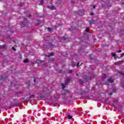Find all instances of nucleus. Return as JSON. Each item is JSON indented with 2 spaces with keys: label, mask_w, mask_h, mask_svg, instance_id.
Returning a JSON list of instances; mask_svg holds the SVG:
<instances>
[{
  "label": "nucleus",
  "mask_w": 124,
  "mask_h": 124,
  "mask_svg": "<svg viewBox=\"0 0 124 124\" xmlns=\"http://www.w3.org/2000/svg\"><path fill=\"white\" fill-rule=\"evenodd\" d=\"M29 22H28V20H27V18H24L23 19V22L22 23L21 25V28H24L26 27V28H28L29 27Z\"/></svg>",
  "instance_id": "obj_1"
},
{
  "label": "nucleus",
  "mask_w": 124,
  "mask_h": 124,
  "mask_svg": "<svg viewBox=\"0 0 124 124\" xmlns=\"http://www.w3.org/2000/svg\"><path fill=\"white\" fill-rule=\"evenodd\" d=\"M118 101L117 100H114L113 101H110V104L111 105H112V106H116V105L118 104Z\"/></svg>",
  "instance_id": "obj_2"
},
{
  "label": "nucleus",
  "mask_w": 124,
  "mask_h": 124,
  "mask_svg": "<svg viewBox=\"0 0 124 124\" xmlns=\"http://www.w3.org/2000/svg\"><path fill=\"white\" fill-rule=\"evenodd\" d=\"M47 8L51 10H56V7L53 5H48L47 6Z\"/></svg>",
  "instance_id": "obj_3"
},
{
  "label": "nucleus",
  "mask_w": 124,
  "mask_h": 124,
  "mask_svg": "<svg viewBox=\"0 0 124 124\" xmlns=\"http://www.w3.org/2000/svg\"><path fill=\"white\" fill-rule=\"evenodd\" d=\"M54 56V53L51 52L49 53L48 55H46V57H47V58H49V57H53Z\"/></svg>",
  "instance_id": "obj_4"
},
{
  "label": "nucleus",
  "mask_w": 124,
  "mask_h": 124,
  "mask_svg": "<svg viewBox=\"0 0 124 124\" xmlns=\"http://www.w3.org/2000/svg\"><path fill=\"white\" fill-rule=\"evenodd\" d=\"M70 81V79L66 78L65 81V84L67 85V83H69Z\"/></svg>",
  "instance_id": "obj_5"
},
{
  "label": "nucleus",
  "mask_w": 124,
  "mask_h": 124,
  "mask_svg": "<svg viewBox=\"0 0 124 124\" xmlns=\"http://www.w3.org/2000/svg\"><path fill=\"white\" fill-rule=\"evenodd\" d=\"M114 80H113V79H112V78H109V79H108V83H113Z\"/></svg>",
  "instance_id": "obj_6"
},
{
  "label": "nucleus",
  "mask_w": 124,
  "mask_h": 124,
  "mask_svg": "<svg viewBox=\"0 0 124 124\" xmlns=\"http://www.w3.org/2000/svg\"><path fill=\"white\" fill-rule=\"evenodd\" d=\"M122 62H123V61H119L115 62V64H117V65L122 64Z\"/></svg>",
  "instance_id": "obj_7"
},
{
  "label": "nucleus",
  "mask_w": 124,
  "mask_h": 124,
  "mask_svg": "<svg viewBox=\"0 0 124 124\" xmlns=\"http://www.w3.org/2000/svg\"><path fill=\"white\" fill-rule=\"evenodd\" d=\"M105 78H106V75L104 74V75H103V76H102V79H103V81H105V80H104V79H105Z\"/></svg>",
  "instance_id": "obj_8"
},
{
  "label": "nucleus",
  "mask_w": 124,
  "mask_h": 124,
  "mask_svg": "<svg viewBox=\"0 0 124 124\" xmlns=\"http://www.w3.org/2000/svg\"><path fill=\"white\" fill-rule=\"evenodd\" d=\"M49 46L50 47H53V46H54V45H52V44H49L48 45H47L46 46V47H49Z\"/></svg>",
  "instance_id": "obj_9"
},
{
  "label": "nucleus",
  "mask_w": 124,
  "mask_h": 124,
  "mask_svg": "<svg viewBox=\"0 0 124 124\" xmlns=\"http://www.w3.org/2000/svg\"><path fill=\"white\" fill-rule=\"evenodd\" d=\"M89 22L90 25H92V24H94V21L93 20L89 21Z\"/></svg>",
  "instance_id": "obj_10"
},
{
  "label": "nucleus",
  "mask_w": 124,
  "mask_h": 124,
  "mask_svg": "<svg viewBox=\"0 0 124 124\" xmlns=\"http://www.w3.org/2000/svg\"><path fill=\"white\" fill-rule=\"evenodd\" d=\"M62 39H63V40H67L68 39V38L65 37H62Z\"/></svg>",
  "instance_id": "obj_11"
},
{
  "label": "nucleus",
  "mask_w": 124,
  "mask_h": 124,
  "mask_svg": "<svg viewBox=\"0 0 124 124\" xmlns=\"http://www.w3.org/2000/svg\"><path fill=\"white\" fill-rule=\"evenodd\" d=\"M24 62H25V63H28V62H29V60H28V59L25 60L24 61Z\"/></svg>",
  "instance_id": "obj_12"
},
{
  "label": "nucleus",
  "mask_w": 124,
  "mask_h": 124,
  "mask_svg": "<svg viewBox=\"0 0 124 124\" xmlns=\"http://www.w3.org/2000/svg\"><path fill=\"white\" fill-rule=\"evenodd\" d=\"M62 89L65 88V86H64V84H63V83H62Z\"/></svg>",
  "instance_id": "obj_13"
},
{
  "label": "nucleus",
  "mask_w": 124,
  "mask_h": 124,
  "mask_svg": "<svg viewBox=\"0 0 124 124\" xmlns=\"http://www.w3.org/2000/svg\"><path fill=\"white\" fill-rule=\"evenodd\" d=\"M72 118V116L68 115V120H71Z\"/></svg>",
  "instance_id": "obj_14"
},
{
  "label": "nucleus",
  "mask_w": 124,
  "mask_h": 124,
  "mask_svg": "<svg viewBox=\"0 0 124 124\" xmlns=\"http://www.w3.org/2000/svg\"><path fill=\"white\" fill-rule=\"evenodd\" d=\"M41 5H42L43 3H44V0H41L40 1Z\"/></svg>",
  "instance_id": "obj_15"
},
{
  "label": "nucleus",
  "mask_w": 124,
  "mask_h": 124,
  "mask_svg": "<svg viewBox=\"0 0 124 124\" xmlns=\"http://www.w3.org/2000/svg\"><path fill=\"white\" fill-rule=\"evenodd\" d=\"M47 30H48V31H49V32L52 31V28H47Z\"/></svg>",
  "instance_id": "obj_16"
},
{
  "label": "nucleus",
  "mask_w": 124,
  "mask_h": 124,
  "mask_svg": "<svg viewBox=\"0 0 124 124\" xmlns=\"http://www.w3.org/2000/svg\"><path fill=\"white\" fill-rule=\"evenodd\" d=\"M65 94H66V93H70V92L69 90H65Z\"/></svg>",
  "instance_id": "obj_17"
},
{
  "label": "nucleus",
  "mask_w": 124,
  "mask_h": 124,
  "mask_svg": "<svg viewBox=\"0 0 124 124\" xmlns=\"http://www.w3.org/2000/svg\"><path fill=\"white\" fill-rule=\"evenodd\" d=\"M117 110H118V112H120V113L123 111V109H118Z\"/></svg>",
  "instance_id": "obj_18"
},
{
  "label": "nucleus",
  "mask_w": 124,
  "mask_h": 124,
  "mask_svg": "<svg viewBox=\"0 0 124 124\" xmlns=\"http://www.w3.org/2000/svg\"><path fill=\"white\" fill-rule=\"evenodd\" d=\"M111 55L112 56V57H115L116 56V53H111Z\"/></svg>",
  "instance_id": "obj_19"
},
{
  "label": "nucleus",
  "mask_w": 124,
  "mask_h": 124,
  "mask_svg": "<svg viewBox=\"0 0 124 124\" xmlns=\"http://www.w3.org/2000/svg\"><path fill=\"white\" fill-rule=\"evenodd\" d=\"M31 98H34V95H31L30 96Z\"/></svg>",
  "instance_id": "obj_20"
},
{
  "label": "nucleus",
  "mask_w": 124,
  "mask_h": 124,
  "mask_svg": "<svg viewBox=\"0 0 124 124\" xmlns=\"http://www.w3.org/2000/svg\"><path fill=\"white\" fill-rule=\"evenodd\" d=\"M68 73H72V70H69L68 71Z\"/></svg>",
  "instance_id": "obj_21"
},
{
  "label": "nucleus",
  "mask_w": 124,
  "mask_h": 124,
  "mask_svg": "<svg viewBox=\"0 0 124 124\" xmlns=\"http://www.w3.org/2000/svg\"><path fill=\"white\" fill-rule=\"evenodd\" d=\"M85 31H86V32H89V28H87V29L85 30Z\"/></svg>",
  "instance_id": "obj_22"
},
{
  "label": "nucleus",
  "mask_w": 124,
  "mask_h": 124,
  "mask_svg": "<svg viewBox=\"0 0 124 124\" xmlns=\"http://www.w3.org/2000/svg\"><path fill=\"white\" fill-rule=\"evenodd\" d=\"M1 48H3V49H4V48H5V45H3L2 46H1Z\"/></svg>",
  "instance_id": "obj_23"
},
{
  "label": "nucleus",
  "mask_w": 124,
  "mask_h": 124,
  "mask_svg": "<svg viewBox=\"0 0 124 124\" xmlns=\"http://www.w3.org/2000/svg\"><path fill=\"white\" fill-rule=\"evenodd\" d=\"M80 64V63L79 62H78L77 63V67H78V66H79V65Z\"/></svg>",
  "instance_id": "obj_24"
},
{
  "label": "nucleus",
  "mask_w": 124,
  "mask_h": 124,
  "mask_svg": "<svg viewBox=\"0 0 124 124\" xmlns=\"http://www.w3.org/2000/svg\"><path fill=\"white\" fill-rule=\"evenodd\" d=\"M71 3H72V4H74L75 3L74 1H71Z\"/></svg>",
  "instance_id": "obj_25"
},
{
  "label": "nucleus",
  "mask_w": 124,
  "mask_h": 124,
  "mask_svg": "<svg viewBox=\"0 0 124 124\" xmlns=\"http://www.w3.org/2000/svg\"><path fill=\"white\" fill-rule=\"evenodd\" d=\"M12 49L14 50V51H15V47H14V46L12 47Z\"/></svg>",
  "instance_id": "obj_26"
},
{
  "label": "nucleus",
  "mask_w": 124,
  "mask_h": 124,
  "mask_svg": "<svg viewBox=\"0 0 124 124\" xmlns=\"http://www.w3.org/2000/svg\"><path fill=\"white\" fill-rule=\"evenodd\" d=\"M122 50H118V53H121Z\"/></svg>",
  "instance_id": "obj_27"
},
{
  "label": "nucleus",
  "mask_w": 124,
  "mask_h": 124,
  "mask_svg": "<svg viewBox=\"0 0 124 124\" xmlns=\"http://www.w3.org/2000/svg\"><path fill=\"white\" fill-rule=\"evenodd\" d=\"M107 101H108V99H105V102H106Z\"/></svg>",
  "instance_id": "obj_28"
},
{
  "label": "nucleus",
  "mask_w": 124,
  "mask_h": 124,
  "mask_svg": "<svg viewBox=\"0 0 124 124\" xmlns=\"http://www.w3.org/2000/svg\"><path fill=\"white\" fill-rule=\"evenodd\" d=\"M90 15H91V16H93V13H91L90 14Z\"/></svg>",
  "instance_id": "obj_29"
},
{
  "label": "nucleus",
  "mask_w": 124,
  "mask_h": 124,
  "mask_svg": "<svg viewBox=\"0 0 124 124\" xmlns=\"http://www.w3.org/2000/svg\"><path fill=\"white\" fill-rule=\"evenodd\" d=\"M124 53H122L121 55V57H124Z\"/></svg>",
  "instance_id": "obj_30"
},
{
  "label": "nucleus",
  "mask_w": 124,
  "mask_h": 124,
  "mask_svg": "<svg viewBox=\"0 0 124 124\" xmlns=\"http://www.w3.org/2000/svg\"><path fill=\"white\" fill-rule=\"evenodd\" d=\"M58 1H59V3H61V2H62V0H58Z\"/></svg>",
  "instance_id": "obj_31"
},
{
  "label": "nucleus",
  "mask_w": 124,
  "mask_h": 124,
  "mask_svg": "<svg viewBox=\"0 0 124 124\" xmlns=\"http://www.w3.org/2000/svg\"><path fill=\"white\" fill-rule=\"evenodd\" d=\"M28 16L29 17V18H31V15H28Z\"/></svg>",
  "instance_id": "obj_32"
},
{
  "label": "nucleus",
  "mask_w": 124,
  "mask_h": 124,
  "mask_svg": "<svg viewBox=\"0 0 124 124\" xmlns=\"http://www.w3.org/2000/svg\"><path fill=\"white\" fill-rule=\"evenodd\" d=\"M121 75H122V76H124V73H121Z\"/></svg>",
  "instance_id": "obj_33"
},
{
  "label": "nucleus",
  "mask_w": 124,
  "mask_h": 124,
  "mask_svg": "<svg viewBox=\"0 0 124 124\" xmlns=\"http://www.w3.org/2000/svg\"><path fill=\"white\" fill-rule=\"evenodd\" d=\"M46 103H47V104H49V102H46Z\"/></svg>",
  "instance_id": "obj_34"
},
{
  "label": "nucleus",
  "mask_w": 124,
  "mask_h": 124,
  "mask_svg": "<svg viewBox=\"0 0 124 124\" xmlns=\"http://www.w3.org/2000/svg\"><path fill=\"white\" fill-rule=\"evenodd\" d=\"M112 94H113V93H111L109 95H112Z\"/></svg>",
  "instance_id": "obj_35"
},
{
  "label": "nucleus",
  "mask_w": 124,
  "mask_h": 124,
  "mask_svg": "<svg viewBox=\"0 0 124 124\" xmlns=\"http://www.w3.org/2000/svg\"><path fill=\"white\" fill-rule=\"evenodd\" d=\"M93 8H94V9L95 8V6H93Z\"/></svg>",
  "instance_id": "obj_36"
},
{
  "label": "nucleus",
  "mask_w": 124,
  "mask_h": 124,
  "mask_svg": "<svg viewBox=\"0 0 124 124\" xmlns=\"http://www.w3.org/2000/svg\"><path fill=\"white\" fill-rule=\"evenodd\" d=\"M2 80L4 79V78L2 77Z\"/></svg>",
  "instance_id": "obj_37"
},
{
  "label": "nucleus",
  "mask_w": 124,
  "mask_h": 124,
  "mask_svg": "<svg viewBox=\"0 0 124 124\" xmlns=\"http://www.w3.org/2000/svg\"><path fill=\"white\" fill-rule=\"evenodd\" d=\"M122 87L124 88V85H122Z\"/></svg>",
  "instance_id": "obj_38"
},
{
  "label": "nucleus",
  "mask_w": 124,
  "mask_h": 124,
  "mask_svg": "<svg viewBox=\"0 0 124 124\" xmlns=\"http://www.w3.org/2000/svg\"><path fill=\"white\" fill-rule=\"evenodd\" d=\"M34 83H35V80H34Z\"/></svg>",
  "instance_id": "obj_39"
},
{
  "label": "nucleus",
  "mask_w": 124,
  "mask_h": 124,
  "mask_svg": "<svg viewBox=\"0 0 124 124\" xmlns=\"http://www.w3.org/2000/svg\"><path fill=\"white\" fill-rule=\"evenodd\" d=\"M37 62H39V60H37Z\"/></svg>",
  "instance_id": "obj_40"
},
{
  "label": "nucleus",
  "mask_w": 124,
  "mask_h": 124,
  "mask_svg": "<svg viewBox=\"0 0 124 124\" xmlns=\"http://www.w3.org/2000/svg\"><path fill=\"white\" fill-rule=\"evenodd\" d=\"M83 63V62H81V64Z\"/></svg>",
  "instance_id": "obj_41"
}]
</instances>
